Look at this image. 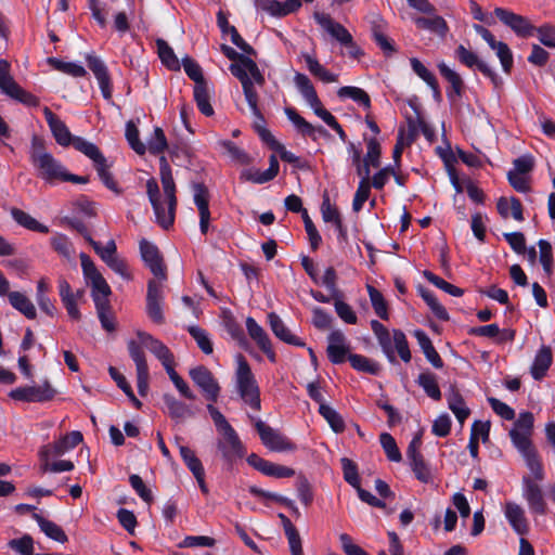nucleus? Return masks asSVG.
I'll use <instances>...</instances> for the list:
<instances>
[{"label": "nucleus", "mask_w": 555, "mask_h": 555, "mask_svg": "<svg viewBox=\"0 0 555 555\" xmlns=\"http://www.w3.org/2000/svg\"><path fill=\"white\" fill-rule=\"evenodd\" d=\"M159 175L166 199L162 201L159 188L155 179L147 180L146 192L154 209L156 221L164 229H168L175 220L177 197L171 168L165 156L159 158Z\"/></svg>", "instance_id": "f257e3e1"}, {"label": "nucleus", "mask_w": 555, "mask_h": 555, "mask_svg": "<svg viewBox=\"0 0 555 555\" xmlns=\"http://www.w3.org/2000/svg\"><path fill=\"white\" fill-rule=\"evenodd\" d=\"M534 417L531 412H521L513 424L508 435L513 446L522 456L527 468L537 481L544 479V470L538 453L532 444Z\"/></svg>", "instance_id": "f03ea898"}, {"label": "nucleus", "mask_w": 555, "mask_h": 555, "mask_svg": "<svg viewBox=\"0 0 555 555\" xmlns=\"http://www.w3.org/2000/svg\"><path fill=\"white\" fill-rule=\"evenodd\" d=\"M231 74L242 83L245 100L254 117L262 120V115L258 108V93L255 85L263 86L264 76L258 65L248 56L240 59V62L232 63L229 67Z\"/></svg>", "instance_id": "7ed1b4c3"}, {"label": "nucleus", "mask_w": 555, "mask_h": 555, "mask_svg": "<svg viewBox=\"0 0 555 555\" xmlns=\"http://www.w3.org/2000/svg\"><path fill=\"white\" fill-rule=\"evenodd\" d=\"M29 158L40 179L53 182L64 177L65 167L37 139L33 140Z\"/></svg>", "instance_id": "20e7f679"}, {"label": "nucleus", "mask_w": 555, "mask_h": 555, "mask_svg": "<svg viewBox=\"0 0 555 555\" xmlns=\"http://www.w3.org/2000/svg\"><path fill=\"white\" fill-rule=\"evenodd\" d=\"M235 382L243 401L254 410H260V391L251 369L242 354L236 356Z\"/></svg>", "instance_id": "39448f33"}, {"label": "nucleus", "mask_w": 555, "mask_h": 555, "mask_svg": "<svg viewBox=\"0 0 555 555\" xmlns=\"http://www.w3.org/2000/svg\"><path fill=\"white\" fill-rule=\"evenodd\" d=\"M80 261H81V268L83 278L91 286V296L94 301V305L98 304H104L108 302V296L111 295V287L106 283L105 279L102 276V274L96 269L95 264L91 260V258L81 253L80 254Z\"/></svg>", "instance_id": "423d86ee"}, {"label": "nucleus", "mask_w": 555, "mask_h": 555, "mask_svg": "<svg viewBox=\"0 0 555 555\" xmlns=\"http://www.w3.org/2000/svg\"><path fill=\"white\" fill-rule=\"evenodd\" d=\"M11 65L7 60H0V90L5 95L17 100L21 103H24L29 106H36L38 105V99L26 92L24 89H22L14 78L12 77L11 73Z\"/></svg>", "instance_id": "0eeeda50"}, {"label": "nucleus", "mask_w": 555, "mask_h": 555, "mask_svg": "<svg viewBox=\"0 0 555 555\" xmlns=\"http://www.w3.org/2000/svg\"><path fill=\"white\" fill-rule=\"evenodd\" d=\"M255 427L260 436V439L266 448L274 452H293L295 444L280 431L268 426L261 420H254Z\"/></svg>", "instance_id": "6e6552de"}, {"label": "nucleus", "mask_w": 555, "mask_h": 555, "mask_svg": "<svg viewBox=\"0 0 555 555\" xmlns=\"http://www.w3.org/2000/svg\"><path fill=\"white\" fill-rule=\"evenodd\" d=\"M54 395L55 390L48 382L38 386L17 387L9 393L10 398L24 402H44L51 400Z\"/></svg>", "instance_id": "1a4fd4ad"}, {"label": "nucleus", "mask_w": 555, "mask_h": 555, "mask_svg": "<svg viewBox=\"0 0 555 555\" xmlns=\"http://www.w3.org/2000/svg\"><path fill=\"white\" fill-rule=\"evenodd\" d=\"M220 434L221 438L217 441V448L222 459L228 463L241 459L244 455V448L234 428Z\"/></svg>", "instance_id": "9d476101"}, {"label": "nucleus", "mask_w": 555, "mask_h": 555, "mask_svg": "<svg viewBox=\"0 0 555 555\" xmlns=\"http://www.w3.org/2000/svg\"><path fill=\"white\" fill-rule=\"evenodd\" d=\"M137 337L138 341H134L140 346V349H149L162 362L166 371L167 367L173 366V356L160 340L145 332H138Z\"/></svg>", "instance_id": "9b49d317"}, {"label": "nucleus", "mask_w": 555, "mask_h": 555, "mask_svg": "<svg viewBox=\"0 0 555 555\" xmlns=\"http://www.w3.org/2000/svg\"><path fill=\"white\" fill-rule=\"evenodd\" d=\"M313 16L317 23L341 46L356 49L353 47L352 36L345 26L335 22L328 14L325 13L315 12Z\"/></svg>", "instance_id": "f8f14e48"}, {"label": "nucleus", "mask_w": 555, "mask_h": 555, "mask_svg": "<svg viewBox=\"0 0 555 555\" xmlns=\"http://www.w3.org/2000/svg\"><path fill=\"white\" fill-rule=\"evenodd\" d=\"M128 351L130 358L135 363L138 391L141 396H145L149 389V366L144 352L134 340L128 343Z\"/></svg>", "instance_id": "ddd939ff"}, {"label": "nucleus", "mask_w": 555, "mask_h": 555, "mask_svg": "<svg viewBox=\"0 0 555 555\" xmlns=\"http://www.w3.org/2000/svg\"><path fill=\"white\" fill-rule=\"evenodd\" d=\"M189 374L192 380L202 389L208 400H217L220 392V387L210 371H208L205 366L199 365L191 369Z\"/></svg>", "instance_id": "4468645a"}, {"label": "nucleus", "mask_w": 555, "mask_h": 555, "mask_svg": "<svg viewBox=\"0 0 555 555\" xmlns=\"http://www.w3.org/2000/svg\"><path fill=\"white\" fill-rule=\"evenodd\" d=\"M193 201L199 215V229L202 234H206L209 229V191L203 183L192 184Z\"/></svg>", "instance_id": "2eb2a0df"}, {"label": "nucleus", "mask_w": 555, "mask_h": 555, "mask_svg": "<svg viewBox=\"0 0 555 555\" xmlns=\"http://www.w3.org/2000/svg\"><path fill=\"white\" fill-rule=\"evenodd\" d=\"M327 343L326 352L330 361L334 364L345 362L350 350L345 334L340 330L332 331L327 336Z\"/></svg>", "instance_id": "dca6fc26"}, {"label": "nucleus", "mask_w": 555, "mask_h": 555, "mask_svg": "<svg viewBox=\"0 0 555 555\" xmlns=\"http://www.w3.org/2000/svg\"><path fill=\"white\" fill-rule=\"evenodd\" d=\"M522 496L532 513L544 514L546 504L540 486L530 476L522 477Z\"/></svg>", "instance_id": "f3484780"}, {"label": "nucleus", "mask_w": 555, "mask_h": 555, "mask_svg": "<svg viewBox=\"0 0 555 555\" xmlns=\"http://www.w3.org/2000/svg\"><path fill=\"white\" fill-rule=\"evenodd\" d=\"M140 253L151 272L160 280H166V269L158 248L146 240L140 242Z\"/></svg>", "instance_id": "a211bd4d"}, {"label": "nucleus", "mask_w": 555, "mask_h": 555, "mask_svg": "<svg viewBox=\"0 0 555 555\" xmlns=\"http://www.w3.org/2000/svg\"><path fill=\"white\" fill-rule=\"evenodd\" d=\"M248 464L255 469L259 470L266 476L275 477V478H288L294 476L295 472L293 468L287 466L274 464L269 462L257 454H250L247 457Z\"/></svg>", "instance_id": "6ab92c4d"}, {"label": "nucleus", "mask_w": 555, "mask_h": 555, "mask_svg": "<svg viewBox=\"0 0 555 555\" xmlns=\"http://www.w3.org/2000/svg\"><path fill=\"white\" fill-rule=\"evenodd\" d=\"M163 298L162 285L155 281H150L147 284L146 310L149 317L158 324L164 322L162 310Z\"/></svg>", "instance_id": "aec40b11"}, {"label": "nucleus", "mask_w": 555, "mask_h": 555, "mask_svg": "<svg viewBox=\"0 0 555 555\" xmlns=\"http://www.w3.org/2000/svg\"><path fill=\"white\" fill-rule=\"evenodd\" d=\"M43 114L55 141L61 146L73 145L76 137L70 133L67 126L48 107L43 108Z\"/></svg>", "instance_id": "412c9836"}, {"label": "nucleus", "mask_w": 555, "mask_h": 555, "mask_svg": "<svg viewBox=\"0 0 555 555\" xmlns=\"http://www.w3.org/2000/svg\"><path fill=\"white\" fill-rule=\"evenodd\" d=\"M504 516L512 529L524 537L529 531L527 518L524 508L515 502H506L504 505Z\"/></svg>", "instance_id": "4be33fe9"}, {"label": "nucleus", "mask_w": 555, "mask_h": 555, "mask_svg": "<svg viewBox=\"0 0 555 555\" xmlns=\"http://www.w3.org/2000/svg\"><path fill=\"white\" fill-rule=\"evenodd\" d=\"M494 13L503 24L511 27L518 36H529L533 28L524 16L515 14L512 11L496 8Z\"/></svg>", "instance_id": "5701e85b"}, {"label": "nucleus", "mask_w": 555, "mask_h": 555, "mask_svg": "<svg viewBox=\"0 0 555 555\" xmlns=\"http://www.w3.org/2000/svg\"><path fill=\"white\" fill-rule=\"evenodd\" d=\"M455 53L461 63H463L469 68H477L485 76L489 77L494 83H496V74L490 68V66L485 61L479 59V56L475 52L467 50L463 46H460L456 49Z\"/></svg>", "instance_id": "b1692460"}, {"label": "nucleus", "mask_w": 555, "mask_h": 555, "mask_svg": "<svg viewBox=\"0 0 555 555\" xmlns=\"http://www.w3.org/2000/svg\"><path fill=\"white\" fill-rule=\"evenodd\" d=\"M87 60H88V67L94 74V76L99 82V86H100L103 96L105 99H111L112 85H111V79H109V75H108L106 65L98 56L89 55Z\"/></svg>", "instance_id": "393cba45"}, {"label": "nucleus", "mask_w": 555, "mask_h": 555, "mask_svg": "<svg viewBox=\"0 0 555 555\" xmlns=\"http://www.w3.org/2000/svg\"><path fill=\"white\" fill-rule=\"evenodd\" d=\"M246 328L249 336L257 343L259 348L268 356L269 360L275 361V353L271 348V343L266 334L264 330L255 321V319L248 317L246 319Z\"/></svg>", "instance_id": "a878e982"}, {"label": "nucleus", "mask_w": 555, "mask_h": 555, "mask_svg": "<svg viewBox=\"0 0 555 555\" xmlns=\"http://www.w3.org/2000/svg\"><path fill=\"white\" fill-rule=\"evenodd\" d=\"M163 400L166 405L167 413L169 416L177 422H183L186 418L194 416L192 408L184 402L176 399L172 395L165 393Z\"/></svg>", "instance_id": "bb28decb"}, {"label": "nucleus", "mask_w": 555, "mask_h": 555, "mask_svg": "<svg viewBox=\"0 0 555 555\" xmlns=\"http://www.w3.org/2000/svg\"><path fill=\"white\" fill-rule=\"evenodd\" d=\"M371 327L384 353L390 361H393V334L390 335L389 331L377 320L371 321Z\"/></svg>", "instance_id": "cd10ccee"}, {"label": "nucleus", "mask_w": 555, "mask_h": 555, "mask_svg": "<svg viewBox=\"0 0 555 555\" xmlns=\"http://www.w3.org/2000/svg\"><path fill=\"white\" fill-rule=\"evenodd\" d=\"M301 7L299 0L280 2L278 0H262L261 8L273 16H285L296 12Z\"/></svg>", "instance_id": "c85d7f7f"}, {"label": "nucleus", "mask_w": 555, "mask_h": 555, "mask_svg": "<svg viewBox=\"0 0 555 555\" xmlns=\"http://www.w3.org/2000/svg\"><path fill=\"white\" fill-rule=\"evenodd\" d=\"M268 319L271 330L278 338L291 345L305 346L299 338L291 333L278 314L271 312L269 313Z\"/></svg>", "instance_id": "c756f323"}, {"label": "nucleus", "mask_w": 555, "mask_h": 555, "mask_svg": "<svg viewBox=\"0 0 555 555\" xmlns=\"http://www.w3.org/2000/svg\"><path fill=\"white\" fill-rule=\"evenodd\" d=\"M194 100L198 109L206 116H211L214 114V108L210 104L211 98V88L209 87L207 81L199 82L194 85Z\"/></svg>", "instance_id": "7c9ffc66"}, {"label": "nucleus", "mask_w": 555, "mask_h": 555, "mask_svg": "<svg viewBox=\"0 0 555 555\" xmlns=\"http://www.w3.org/2000/svg\"><path fill=\"white\" fill-rule=\"evenodd\" d=\"M427 17H415L414 23L421 29L429 30L440 37H444L448 31L446 21L434 13H428Z\"/></svg>", "instance_id": "2f4dec72"}, {"label": "nucleus", "mask_w": 555, "mask_h": 555, "mask_svg": "<svg viewBox=\"0 0 555 555\" xmlns=\"http://www.w3.org/2000/svg\"><path fill=\"white\" fill-rule=\"evenodd\" d=\"M438 69L441 76L451 85V90L448 91V98L453 100L462 94L463 80L461 76L450 68L444 62L438 64Z\"/></svg>", "instance_id": "473e14b6"}, {"label": "nucleus", "mask_w": 555, "mask_h": 555, "mask_svg": "<svg viewBox=\"0 0 555 555\" xmlns=\"http://www.w3.org/2000/svg\"><path fill=\"white\" fill-rule=\"evenodd\" d=\"M33 518L37 521L40 530L50 539L57 541L60 543H65L67 541V535L64 530L56 525L55 522L42 517L41 515L35 513Z\"/></svg>", "instance_id": "72a5a7b5"}, {"label": "nucleus", "mask_w": 555, "mask_h": 555, "mask_svg": "<svg viewBox=\"0 0 555 555\" xmlns=\"http://www.w3.org/2000/svg\"><path fill=\"white\" fill-rule=\"evenodd\" d=\"M7 295L14 309L23 313L27 319L36 318V308L25 294L20 292H9Z\"/></svg>", "instance_id": "f704fd0d"}, {"label": "nucleus", "mask_w": 555, "mask_h": 555, "mask_svg": "<svg viewBox=\"0 0 555 555\" xmlns=\"http://www.w3.org/2000/svg\"><path fill=\"white\" fill-rule=\"evenodd\" d=\"M552 363V353L548 347L543 346L535 354L531 366V375L534 379H541Z\"/></svg>", "instance_id": "c9c22d12"}, {"label": "nucleus", "mask_w": 555, "mask_h": 555, "mask_svg": "<svg viewBox=\"0 0 555 555\" xmlns=\"http://www.w3.org/2000/svg\"><path fill=\"white\" fill-rule=\"evenodd\" d=\"M294 82L301 96L306 100L307 104L310 106L311 104H318L319 96L315 92V89L309 79V77L305 74L297 73L294 77Z\"/></svg>", "instance_id": "e433bc0d"}, {"label": "nucleus", "mask_w": 555, "mask_h": 555, "mask_svg": "<svg viewBox=\"0 0 555 555\" xmlns=\"http://www.w3.org/2000/svg\"><path fill=\"white\" fill-rule=\"evenodd\" d=\"M73 146L77 151L86 155L88 158H90L93 162L94 166L99 164L101 165L102 162L106 160L95 144L81 137L75 138Z\"/></svg>", "instance_id": "4c0bfd02"}, {"label": "nucleus", "mask_w": 555, "mask_h": 555, "mask_svg": "<svg viewBox=\"0 0 555 555\" xmlns=\"http://www.w3.org/2000/svg\"><path fill=\"white\" fill-rule=\"evenodd\" d=\"M498 211L503 218L512 216L517 221H522V207L520 202L512 197L511 199L501 197L496 204Z\"/></svg>", "instance_id": "58836bf2"}, {"label": "nucleus", "mask_w": 555, "mask_h": 555, "mask_svg": "<svg viewBox=\"0 0 555 555\" xmlns=\"http://www.w3.org/2000/svg\"><path fill=\"white\" fill-rule=\"evenodd\" d=\"M410 63L414 73L428 85L433 90L434 96L439 100L441 96L440 89L434 74L429 72L417 59H411Z\"/></svg>", "instance_id": "ea45409f"}, {"label": "nucleus", "mask_w": 555, "mask_h": 555, "mask_svg": "<svg viewBox=\"0 0 555 555\" xmlns=\"http://www.w3.org/2000/svg\"><path fill=\"white\" fill-rule=\"evenodd\" d=\"M337 95L340 99H351L359 105L369 109L371 107V99L370 95L361 88L353 86L341 87L337 91Z\"/></svg>", "instance_id": "a19ab883"}, {"label": "nucleus", "mask_w": 555, "mask_h": 555, "mask_svg": "<svg viewBox=\"0 0 555 555\" xmlns=\"http://www.w3.org/2000/svg\"><path fill=\"white\" fill-rule=\"evenodd\" d=\"M11 216L20 225H22L30 231H36V232H40V233L49 232V229L47 225L40 223L35 218H33L29 214H27L18 208H12Z\"/></svg>", "instance_id": "79ce46f5"}, {"label": "nucleus", "mask_w": 555, "mask_h": 555, "mask_svg": "<svg viewBox=\"0 0 555 555\" xmlns=\"http://www.w3.org/2000/svg\"><path fill=\"white\" fill-rule=\"evenodd\" d=\"M304 60L306 62V65L310 73L318 77L320 80H322L325 83L335 82L337 81V75L328 72L324 66H322L317 59H314L312 55L305 53Z\"/></svg>", "instance_id": "37998d69"}, {"label": "nucleus", "mask_w": 555, "mask_h": 555, "mask_svg": "<svg viewBox=\"0 0 555 555\" xmlns=\"http://www.w3.org/2000/svg\"><path fill=\"white\" fill-rule=\"evenodd\" d=\"M448 406L454 413L457 421L463 424L469 415V409L466 406L462 396L451 390L447 396Z\"/></svg>", "instance_id": "c03bdc74"}, {"label": "nucleus", "mask_w": 555, "mask_h": 555, "mask_svg": "<svg viewBox=\"0 0 555 555\" xmlns=\"http://www.w3.org/2000/svg\"><path fill=\"white\" fill-rule=\"evenodd\" d=\"M285 114L289 121L296 127V129L304 135L314 137L317 131H322V128H315L310 122H308L304 117H301L295 108L286 107Z\"/></svg>", "instance_id": "a18cd8bd"}, {"label": "nucleus", "mask_w": 555, "mask_h": 555, "mask_svg": "<svg viewBox=\"0 0 555 555\" xmlns=\"http://www.w3.org/2000/svg\"><path fill=\"white\" fill-rule=\"evenodd\" d=\"M417 384L423 388L428 397L434 400H440L441 391L436 376L430 372L421 373L417 377Z\"/></svg>", "instance_id": "49530a36"}, {"label": "nucleus", "mask_w": 555, "mask_h": 555, "mask_svg": "<svg viewBox=\"0 0 555 555\" xmlns=\"http://www.w3.org/2000/svg\"><path fill=\"white\" fill-rule=\"evenodd\" d=\"M82 441V434L80 431H72L61 438L53 444V452L55 455H63L67 451L74 449Z\"/></svg>", "instance_id": "de8ad7c7"}, {"label": "nucleus", "mask_w": 555, "mask_h": 555, "mask_svg": "<svg viewBox=\"0 0 555 555\" xmlns=\"http://www.w3.org/2000/svg\"><path fill=\"white\" fill-rule=\"evenodd\" d=\"M420 295L427 304V306L429 307V309L431 310L436 318L442 321L449 320V314L446 308L438 301L433 292L422 287L420 288Z\"/></svg>", "instance_id": "09e8293b"}, {"label": "nucleus", "mask_w": 555, "mask_h": 555, "mask_svg": "<svg viewBox=\"0 0 555 555\" xmlns=\"http://www.w3.org/2000/svg\"><path fill=\"white\" fill-rule=\"evenodd\" d=\"M156 44L158 49V55L163 64L172 70L180 69V62L176 56L173 50L168 46V43L163 39H158L156 41Z\"/></svg>", "instance_id": "8fccbe9b"}, {"label": "nucleus", "mask_w": 555, "mask_h": 555, "mask_svg": "<svg viewBox=\"0 0 555 555\" xmlns=\"http://www.w3.org/2000/svg\"><path fill=\"white\" fill-rule=\"evenodd\" d=\"M348 360L351 366L360 372L370 373L373 375L378 374L379 364L375 361L370 360L369 358L361 354H349Z\"/></svg>", "instance_id": "3c124183"}, {"label": "nucleus", "mask_w": 555, "mask_h": 555, "mask_svg": "<svg viewBox=\"0 0 555 555\" xmlns=\"http://www.w3.org/2000/svg\"><path fill=\"white\" fill-rule=\"evenodd\" d=\"M423 275L429 283L434 284L436 287L442 289L443 292H446L447 294H449L451 296L460 297L464 293L462 288H460L453 284H450L449 282L444 281L443 279L434 274L430 271H427V270L424 271Z\"/></svg>", "instance_id": "603ef678"}, {"label": "nucleus", "mask_w": 555, "mask_h": 555, "mask_svg": "<svg viewBox=\"0 0 555 555\" xmlns=\"http://www.w3.org/2000/svg\"><path fill=\"white\" fill-rule=\"evenodd\" d=\"M51 245L53 249L63 256L64 258L70 260L74 255V247L70 243L69 238L63 234L56 233L51 237Z\"/></svg>", "instance_id": "864d4df0"}, {"label": "nucleus", "mask_w": 555, "mask_h": 555, "mask_svg": "<svg viewBox=\"0 0 555 555\" xmlns=\"http://www.w3.org/2000/svg\"><path fill=\"white\" fill-rule=\"evenodd\" d=\"M319 412L335 433H341L345 429L341 416L333 408L327 404H321Z\"/></svg>", "instance_id": "5fc2aeb1"}, {"label": "nucleus", "mask_w": 555, "mask_h": 555, "mask_svg": "<svg viewBox=\"0 0 555 555\" xmlns=\"http://www.w3.org/2000/svg\"><path fill=\"white\" fill-rule=\"evenodd\" d=\"M49 63L59 72L70 75L73 77H82L86 75V69L77 64L72 62H63L59 59H49Z\"/></svg>", "instance_id": "6e6d98bb"}, {"label": "nucleus", "mask_w": 555, "mask_h": 555, "mask_svg": "<svg viewBox=\"0 0 555 555\" xmlns=\"http://www.w3.org/2000/svg\"><path fill=\"white\" fill-rule=\"evenodd\" d=\"M179 452L184 461L188 468L192 472L193 475H201V473L204 470V467L202 465V462L198 460V457L195 455V453L185 446H179Z\"/></svg>", "instance_id": "4d7b16f0"}, {"label": "nucleus", "mask_w": 555, "mask_h": 555, "mask_svg": "<svg viewBox=\"0 0 555 555\" xmlns=\"http://www.w3.org/2000/svg\"><path fill=\"white\" fill-rule=\"evenodd\" d=\"M380 444L387 455V457L392 462H400L402 456L397 447V443L393 437L388 433H383L379 436Z\"/></svg>", "instance_id": "13d9d810"}, {"label": "nucleus", "mask_w": 555, "mask_h": 555, "mask_svg": "<svg viewBox=\"0 0 555 555\" xmlns=\"http://www.w3.org/2000/svg\"><path fill=\"white\" fill-rule=\"evenodd\" d=\"M369 296L375 313L384 320L388 319L387 305L380 292L373 286H367Z\"/></svg>", "instance_id": "bf43d9fd"}, {"label": "nucleus", "mask_w": 555, "mask_h": 555, "mask_svg": "<svg viewBox=\"0 0 555 555\" xmlns=\"http://www.w3.org/2000/svg\"><path fill=\"white\" fill-rule=\"evenodd\" d=\"M8 546L21 555H35L34 540L29 534H24L20 539H12L9 541Z\"/></svg>", "instance_id": "052dcab7"}, {"label": "nucleus", "mask_w": 555, "mask_h": 555, "mask_svg": "<svg viewBox=\"0 0 555 555\" xmlns=\"http://www.w3.org/2000/svg\"><path fill=\"white\" fill-rule=\"evenodd\" d=\"M412 470L415 477L422 482H429L431 479V473L426 465L422 455L409 459Z\"/></svg>", "instance_id": "680f3d73"}, {"label": "nucleus", "mask_w": 555, "mask_h": 555, "mask_svg": "<svg viewBox=\"0 0 555 555\" xmlns=\"http://www.w3.org/2000/svg\"><path fill=\"white\" fill-rule=\"evenodd\" d=\"M126 138L133 151L140 155L145 153L146 146L140 141L139 130L132 121H128L126 125Z\"/></svg>", "instance_id": "e2e57ef3"}, {"label": "nucleus", "mask_w": 555, "mask_h": 555, "mask_svg": "<svg viewBox=\"0 0 555 555\" xmlns=\"http://www.w3.org/2000/svg\"><path fill=\"white\" fill-rule=\"evenodd\" d=\"M393 350L396 349L402 361L409 362L411 360V352L403 332L393 330Z\"/></svg>", "instance_id": "0e129e2a"}, {"label": "nucleus", "mask_w": 555, "mask_h": 555, "mask_svg": "<svg viewBox=\"0 0 555 555\" xmlns=\"http://www.w3.org/2000/svg\"><path fill=\"white\" fill-rule=\"evenodd\" d=\"M95 308L102 327L107 332H113L115 330V320L111 312L109 301L98 304Z\"/></svg>", "instance_id": "69168bd1"}, {"label": "nucleus", "mask_w": 555, "mask_h": 555, "mask_svg": "<svg viewBox=\"0 0 555 555\" xmlns=\"http://www.w3.org/2000/svg\"><path fill=\"white\" fill-rule=\"evenodd\" d=\"M167 140L164 131L159 127H156L151 139L147 142L146 149H149V151L152 154H159L163 153L167 149Z\"/></svg>", "instance_id": "338daca9"}, {"label": "nucleus", "mask_w": 555, "mask_h": 555, "mask_svg": "<svg viewBox=\"0 0 555 555\" xmlns=\"http://www.w3.org/2000/svg\"><path fill=\"white\" fill-rule=\"evenodd\" d=\"M189 332L204 353L209 354L212 352V344L206 331L198 326H191Z\"/></svg>", "instance_id": "774afa93"}]
</instances>
